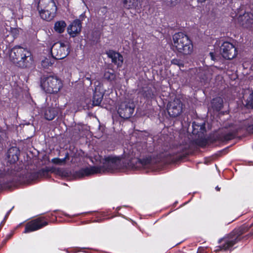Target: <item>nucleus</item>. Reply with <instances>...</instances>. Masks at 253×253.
Instances as JSON below:
<instances>
[{
  "label": "nucleus",
  "mask_w": 253,
  "mask_h": 253,
  "mask_svg": "<svg viewBox=\"0 0 253 253\" xmlns=\"http://www.w3.org/2000/svg\"><path fill=\"white\" fill-rule=\"evenodd\" d=\"M141 163L139 159H136L133 151H124L121 156L110 155L105 157L102 164L103 168L107 171H112L127 167H133L134 163Z\"/></svg>",
  "instance_id": "f257e3e1"
},
{
  "label": "nucleus",
  "mask_w": 253,
  "mask_h": 253,
  "mask_svg": "<svg viewBox=\"0 0 253 253\" xmlns=\"http://www.w3.org/2000/svg\"><path fill=\"white\" fill-rule=\"evenodd\" d=\"M9 58L14 64L21 68L28 67L32 62L31 52L20 46H15L10 50Z\"/></svg>",
  "instance_id": "f03ea898"
},
{
  "label": "nucleus",
  "mask_w": 253,
  "mask_h": 253,
  "mask_svg": "<svg viewBox=\"0 0 253 253\" xmlns=\"http://www.w3.org/2000/svg\"><path fill=\"white\" fill-rule=\"evenodd\" d=\"M173 46L180 53L184 55L191 54L193 44L189 37L183 33H178L173 36Z\"/></svg>",
  "instance_id": "7ed1b4c3"
},
{
  "label": "nucleus",
  "mask_w": 253,
  "mask_h": 253,
  "mask_svg": "<svg viewBox=\"0 0 253 253\" xmlns=\"http://www.w3.org/2000/svg\"><path fill=\"white\" fill-rule=\"evenodd\" d=\"M38 8L41 17L44 20L50 21L56 15L57 7L53 0H40Z\"/></svg>",
  "instance_id": "20e7f679"
},
{
  "label": "nucleus",
  "mask_w": 253,
  "mask_h": 253,
  "mask_svg": "<svg viewBox=\"0 0 253 253\" xmlns=\"http://www.w3.org/2000/svg\"><path fill=\"white\" fill-rule=\"evenodd\" d=\"M41 86L46 93H57L62 88L63 84L57 76L50 75L42 78Z\"/></svg>",
  "instance_id": "39448f33"
},
{
  "label": "nucleus",
  "mask_w": 253,
  "mask_h": 253,
  "mask_svg": "<svg viewBox=\"0 0 253 253\" xmlns=\"http://www.w3.org/2000/svg\"><path fill=\"white\" fill-rule=\"evenodd\" d=\"M51 53L53 58L62 59L66 57L69 53V47L68 44L61 42L55 43L51 48Z\"/></svg>",
  "instance_id": "423d86ee"
},
{
  "label": "nucleus",
  "mask_w": 253,
  "mask_h": 253,
  "mask_svg": "<svg viewBox=\"0 0 253 253\" xmlns=\"http://www.w3.org/2000/svg\"><path fill=\"white\" fill-rule=\"evenodd\" d=\"M134 107L135 106L132 101H125L120 105L118 112L121 117L128 119L132 115Z\"/></svg>",
  "instance_id": "0eeeda50"
},
{
  "label": "nucleus",
  "mask_w": 253,
  "mask_h": 253,
  "mask_svg": "<svg viewBox=\"0 0 253 253\" xmlns=\"http://www.w3.org/2000/svg\"><path fill=\"white\" fill-rule=\"evenodd\" d=\"M168 112L171 117L178 116L182 111V104L179 99H176L169 103Z\"/></svg>",
  "instance_id": "6e6552de"
},
{
  "label": "nucleus",
  "mask_w": 253,
  "mask_h": 253,
  "mask_svg": "<svg viewBox=\"0 0 253 253\" xmlns=\"http://www.w3.org/2000/svg\"><path fill=\"white\" fill-rule=\"evenodd\" d=\"M220 51L223 58L232 59L237 55L235 46L229 42H224L220 47Z\"/></svg>",
  "instance_id": "1a4fd4ad"
},
{
  "label": "nucleus",
  "mask_w": 253,
  "mask_h": 253,
  "mask_svg": "<svg viewBox=\"0 0 253 253\" xmlns=\"http://www.w3.org/2000/svg\"><path fill=\"white\" fill-rule=\"evenodd\" d=\"M47 224V222L42 221L41 218H37L28 222L25 227L24 233H27L29 232L36 231L41 229L42 227Z\"/></svg>",
  "instance_id": "9d476101"
},
{
  "label": "nucleus",
  "mask_w": 253,
  "mask_h": 253,
  "mask_svg": "<svg viewBox=\"0 0 253 253\" xmlns=\"http://www.w3.org/2000/svg\"><path fill=\"white\" fill-rule=\"evenodd\" d=\"M239 237L237 235H234L229 238L221 239L219 240V242L221 243V241H223L224 244L219 246V249L216 251L221 250H226L229 249L230 248L232 247L235 243H236L239 241Z\"/></svg>",
  "instance_id": "9b49d317"
},
{
  "label": "nucleus",
  "mask_w": 253,
  "mask_h": 253,
  "mask_svg": "<svg viewBox=\"0 0 253 253\" xmlns=\"http://www.w3.org/2000/svg\"><path fill=\"white\" fill-rule=\"evenodd\" d=\"M238 22L245 28L250 27L253 24V14L251 13H245L238 18Z\"/></svg>",
  "instance_id": "f8f14e48"
},
{
  "label": "nucleus",
  "mask_w": 253,
  "mask_h": 253,
  "mask_svg": "<svg viewBox=\"0 0 253 253\" xmlns=\"http://www.w3.org/2000/svg\"><path fill=\"white\" fill-rule=\"evenodd\" d=\"M81 28L80 20H76L68 27L67 32L71 37H75L80 33Z\"/></svg>",
  "instance_id": "ddd939ff"
},
{
  "label": "nucleus",
  "mask_w": 253,
  "mask_h": 253,
  "mask_svg": "<svg viewBox=\"0 0 253 253\" xmlns=\"http://www.w3.org/2000/svg\"><path fill=\"white\" fill-rule=\"evenodd\" d=\"M124 7L127 9L134 10L138 12L141 7L140 0H123Z\"/></svg>",
  "instance_id": "4468645a"
},
{
  "label": "nucleus",
  "mask_w": 253,
  "mask_h": 253,
  "mask_svg": "<svg viewBox=\"0 0 253 253\" xmlns=\"http://www.w3.org/2000/svg\"><path fill=\"white\" fill-rule=\"evenodd\" d=\"M108 56L112 59V62L117 65L118 67H121L124 58L118 52L113 50H109L107 52Z\"/></svg>",
  "instance_id": "2eb2a0df"
},
{
  "label": "nucleus",
  "mask_w": 253,
  "mask_h": 253,
  "mask_svg": "<svg viewBox=\"0 0 253 253\" xmlns=\"http://www.w3.org/2000/svg\"><path fill=\"white\" fill-rule=\"evenodd\" d=\"M100 172L101 169L100 168L96 167H92L82 169L80 171V173L82 176H88L95 173H100Z\"/></svg>",
  "instance_id": "dca6fc26"
},
{
  "label": "nucleus",
  "mask_w": 253,
  "mask_h": 253,
  "mask_svg": "<svg viewBox=\"0 0 253 253\" xmlns=\"http://www.w3.org/2000/svg\"><path fill=\"white\" fill-rule=\"evenodd\" d=\"M18 149L16 147L10 148L7 152V157L11 163H15L18 160Z\"/></svg>",
  "instance_id": "f3484780"
},
{
  "label": "nucleus",
  "mask_w": 253,
  "mask_h": 253,
  "mask_svg": "<svg viewBox=\"0 0 253 253\" xmlns=\"http://www.w3.org/2000/svg\"><path fill=\"white\" fill-rule=\"evenodd\" d=\"M193 130V133L194 134H198L200 136V134H203L205 131V124L202 123L199 124L196 122H194L192 125Z\"/></svg>",
  "instance_id": "a211bd4d"
},
{
  "label": "nucleus",
  "mask_w": 253,
  "mask_h": 253,
  "mask_svg": "<svg viewBox=\"0 0 253 253\" xmlns=\"http://www.w3.org/2000/svg\"><path fill=\"white\" fill-rule=\"evenodd\" d=\"M57 114V109L55 108H47L44 113L45 118L46 120H52Z\"/></svg>",
  "instance_id": "6ab92c4d"
},
{
  "label": "nucleus",
  "mask_w": 253,
  "mask_h": 253,
  "mask_svg": "<svg viewBox=\"0 0 253 253\" xmlns=\"http://www.w3.org/2000/svg\"><path fill=\"white\" fill-rule=\"evenodd\" d=\"M96 90L97 88H95L92 100L93 105L94 106L99 105L101 103L103 97V93L101 92H97Z\"/></svg>",
  "instance_id": "aec40b11"
},
{
  "label": "nucleus",
  "mask_w": 253,
  "mask_h": 253,
  "mask_svg": "<svg viewBox=\"0 0 253 253\" xmlns=\"http://www.w3.org/2000/svg\"><path fill=\"white\" fill-rule=\"evenodd\" d=\"M66 24L64 21H59L55 22L54 29L58 33H62L65 29Z\"/></svg>",
  "instance_id": "412c9836"
},
{
  "label": "nucleus",
  "mask_w": 253,
  "mask_h": 253,
  "mask_svg": "<svg viewBox=\"0 0 253 253\" xmlns=\"http://www.w3.org/2000/svg\"><path fill=\"white\" fill-rule=\"evenodd\" d=\"M211 104L213 108L219 111L222 108L223 100L220 97H216L212 100Z\"/></svg>",
  "instance_id": "4be33fe9"
},
{
  "label": "nucleus",
  "mask_w": 253,
  "mask_h": 253,
  "mask_svg": "<svg viewBox=\"0 0 253 253\" xmlns=\"http://www.w3.org/2000/svg\"><path fill=\"white\" fill-rule=\"evenodd\" d=\"M69 159V154L68 153L66 154L65 157L63 159H59L55 158L51 160V162L54 164L63 165L65 164L66 161Z\"/></svg>",
  "instance_id": "5701e85b"
},
{
  "label": "nucleus",
  "mask_w": 253,
  "mask_h": 253,
  "mask_svg": "<svg viewBox=\"0 0 253 253\" xmlns=\"http://www.w3.org/2000/svg\"><path fill=\"white\" fill-rule=\"evenodd\" d=\"M54 62V58H46L42 61V65L44 68H48L52 66Z\"/></svg>",
  "instance_id": "b1692460"
},
{
  "label": "nucleus",
  "mask_w": 253,
  "mask_h": 253,
  "mask_svg": "<svg viewBox=\"0 0 253 253\" xmlns=\"http://www.w3.org/2000/svg\"><path fill=\"white\" fill-rule=\"evenodd\" d=\"M104 78L108 81H111L115 79L116 75L113 72L105 71L104 74Z\"/></svg>",
  "instance_id": "393cba45"
},
{
  "label": "nucleus",
  "mask_w": 253,
  "mask_h": 253,
  "mask_svg": "<svg viewBox=\"0 0 253 253\" xmlns=\"http://www.w3.org/2000/svg\"><path fill=\"white\" fill-rule=\"evenodd\" d=\"M247 105L253 108V92L251 94L247 100Z\"/></svg>",
  "instance_id": "a878e982"
},
{
  "label": "nucleus",
  "mask_w": 253,
  "mask_h": 253,
  "mask_svg": "<svg viewBox=\"0 0 253 253\" xmlns=\"http://www.w3.org/2000/svg\"><path fill=\"white\" fill-rule=\"evenodd\" d=\"M168 5H174L180 1V0H163Z\"/></svg>",
  "instance_id": "bb28decb"
},
{
  "label": "nucleus",
  "mask_w": 253,
  "mask_h": 253,
  "mask_svg": "<svg viewBox=\"0 0 253 253\" xmlns=\"http://www.w3.org/2000/svg\"><path fill=\"white\" fill-rule=\"evenodd\" d=\"M39 174L41 176L45 177L48 175V171L44 169H42L39 172Z\"/></svg>",
  "instance_id": "cd10ccee"
},
{
  "label": "nucleus",
  "mask_w": 253,
  "mask_h": 253,
  "mask_svg": "<svg viewBox=\"0 0 253 253\" xmlns=\"http://www.w3.org/2000/svg\"><path fill=\"white\" fill-rule=\"evenodd\" d=\"M210 55L211 59L212 60H215V57L214 56V54H213V53L212 52H210Z\"/></svg>",
  "instance_id": "c85d7f7f"
},
{
  "label": "nucleus",
  "mask_w": 253,
  "mask_h": 253,
  "mask_svg": "<svg viewBox=\"0 0 253 253\" xmlns=\"http://www.w3.org/2000/svg\"><path fill=\"white\" fill-rule=\"evenodd\" d=\"M11 211V209L10 210H9V211L7 212V214L6 215V217H7L8 215V214H9V213Z\"/></svg>",
  "instance_id": "c756f323"
},
{
  "label": "nucleus",
  "mask_w": 253,
  "mask_h": 253,
  "mask_svg": "<svg viewBox=\"0 0 253 253\" xmlns=\"http://www.w3.org/2000/svg\"><path fill=\"white\" fill-rule=\"evenodd\" d=\"M215 188L217 191H219V190H220V188L218 186H217Z\"/></svg>",
  "instance_id": "7c9ffc66"
},
{
  "label": "nucleus",
  "mask_w": 253,
  "mask_h": 253,
  "mask_svg": "<svg viewBox=\"0 0 253 253\" xmlns=\"http://www.w3.org/2000/svg\"><path fill=\"white\" fill-rule=\"evenodd\" d=\"M231 137H232V136H230L229 137L227 138V139H230L231 138Z\"/></svg>",
  "instance_id": "2f4dec72"
},
{
  "label": "nucleus",
  "mask_w": 253,
  "mask_h": 253,
  "mask_svg": "<svg viewBox=\"0 0 253 253\" xmlns=\"http://www.w3.org/2000/svg\"><path fill=\"white\" fill-rule=\"evenodd\" d=\"M172 63L176 64V63L175 62V61L174 60L172 61Z\"/></svg>",
  "instance_id": "473e14b6"
},
{
  "label": "nucleus",
  "mask_w": 253,
  "mask_h": 253,
  "mask_svg": "<svg viewBox=\"0 0 253 253\" xmlns=\"http://www.w3.org/2000/svg\"><path fill=\"white\" fill-rule=\"evenodd\" d=\"M86 79L87 80H90V79H89V78H88V77H86Z\"/></svg>",
  "instance_id": "72a5a7b5"
}]
</instances>
